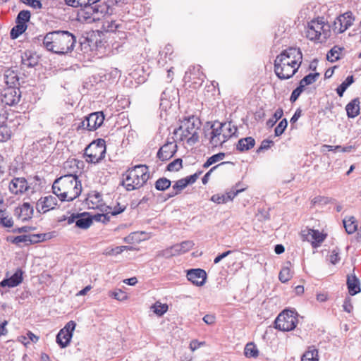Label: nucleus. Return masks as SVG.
Here are the masks:
<instances>
[{"instance_id": "f257e3e1", "label": "nucleus", "mask_w": 361, "mask_h": 361, "mask_svg": "<svg viewBox=\"0 0 361 361\" xmlns=\"http://www.w3.org/2000/svg\"><path fill=\"white\" fill-rule=\"evenodd\" d=\"M44 47L49 51L57 54L71 52L76 43V37L66 30H55L43 37Z\"/></svg>"}, {"instance_id": "f03ea898", "label": "nucleus", "mask_w": 361, "mask_h": 361, "mask_svg": "<svg viewBox=\"0 0 361 361\" xmlns=\"http://www.w3.org/2000/svg\"><path fill=\"white\" fill-rule=\"evenodd\" d=\"M52 190L61 202H71L80 196L82 185L77 175L68 173L54 180Z\"/></svg>"}, {"instance_id": "7ed1b4c3", "label": "nucleus", "mask_w": 361, "mask_h": 361, "mask_svg": "<svg viewBox=\"0 0 361 361\" xmlns=\"http://www.w3.org/2000/svg\"><path fill=\"white\" fill-rule=\"evenodd\" d=\"M149 178V168L146 165H136L123 174L122 185L128 191L142 187Z\"/></svg>"}, {"instance_id": "20e7f679", "label": "nucleus", "mask_w": 361, "mask_h": 361, "mask_svg": "<svg viewBox=\"0 0 361 361\" xmlns=\"http://www.w3.org/2000/svg\"><path fill=\"white\" fill-rule=\"evenodd\" d=\"M200 120L194 116H190L183 121L182 125L175 130L174 134L180 135L181 141L186 140L189 145H193L199 140L198 131L200 130Z\"/></svg>"}, {"instance_id": "39448f33", "label": "nucleus", "mask_w": 361, "mask_h": 361, "mask_svg": "<svg viewBox=\"0 0 361 361\" xmlns=\"http://www.w3.org/2000/svg\"><path fill=\"white\" fill-rule=\"evenodd\" d=\"M11 73L12 72L10 71L6 72L4 74L6 87L0 90V99L1 102L8 106L18 104L21 97L20 89L14 87L18 82L17 75L12 76L11 80H8V77Z\"/></svg>"}, {"instance_id": "423d86ee", "label": "nucleus", "mask_w": 361, "mask_h": 361, "mask_svg": "<svg viewBox=\"0 0 361 361\" xmlns=\"http://www.w3.org/2000/svg\"><path fill=\"white\" fill-rule=\"evenodd\" d=\"M106 144L104 139L99 138L92 142L85 149L84 155L87 163L98 164L105 157Z\"/></svg>"}, {"instance_id": "0eeeda50", "label": "nucleus", "mask_w": 361, "mask_h": 361, "mask_svg": "<svg viewBox=\"0 0 361 361\" xmlns=\"http://www.w3.org/2000/svg\"><path fill=\"white\" fill-rule=\"evenodd\" d=\"M297 317L293 311L285 310L275 320V328L283 331H289L296 327Z\"/></svg>"}, {"instance_id": "6e6552de", "label": "nucleus", "mask_w": 361, "mask_h": 361, "mask_svg": "<svg viewBox=\"0 0 361 361\" xmlns=\"http://www.w3.org/2000/svg\"><path fill=\"white\" fill-rule=\"evenodd\" d=\"M82 8L79 13L80 17H82L85 21L90 23L95 21L108 13L109 6L106 5H92L81 6Z\"/></svg>"}, {"instance_id": "1a4fd4ad", "label": "nucleus", "mask_w": 361, "mask_h": 361, "mask_svg": "<svg viewBox=\"0 0 361 361\" xmlns=\"http://www.w3.org/2000/svg\"><path fill=\"white\" fill-rule=\"evenodd\" d=\"M278 62H284L288 64L300 66L302 61V54L300 48L289 47L283 51L276 58Z\"/></svg>"}, {"instance_id": "9d476101", "label": "nucleus", "mask_w": 361, "mask_h": 361, "mask_svg": "<svg viewBox=\"0 0 361 361\" xmlns=\"http://www.w3.org/2000/svg\"><path fill=\"white\" fill-rule=\"evenodd\" d=\"M75 326L76 323L71 320L56 335V341L61 348H64L70 344Z\"/></svg>"}, {"instance_id": "9b49d317", "label": "nucleus", "mask_w": 361, "mask_h": 361, "mask_svg": "<svg viewBox=\"0 0 361 361\" xmlns=\"http://www.w3.org/2000/svg\"><path fill=\"white\" fill-rule=\"evenodd\" d=\"M299 65L297 66L288 64L284 62L274 61V72L281 80H287L292 78L298 71Z\"/></svg>"}, {"instance_id": "f8f14e48", "label": "nucleus", "mask_w": 361, "mask_h": 361, "mask_svg": "<svg viewBox=\"0 0 361 361\" xmlns=\"http://www.w3.org/2000/svg\"><path fill=\"white\" fill-rule=\"evenodd\" d=\"M354 20L353 13L351 11L345 12L336 18L332 29L336 33H342L353 25Z\"/></svg>"}, {"instance_id": "ddd939ff", "label": "nucleus", "mask_w": 361, "mask_h": 361, "mask_svg": "<svg viewBox=\"0 0 361 361\" xmlns=\"http://www.w3.org/2000/svg\"><path fill=\"white\" fill-rule=\"evenodd\" d=\"M30 188L27 180L23 177H14L9 183L8 190L11 194L21 195Z\"/></svg>"}, {"instance_id": "4468645a", "label": "nucleus", "mask_w": 361, "mask_h": 361, "mask_svg": "<svg viewBox=\"0 0 361 361\" xmlns=\"http://www.w3.org/2000/svg\"><path fill=\"white\" fill-rule=\"evenodd\" d=\"M323 28L324 21L322 19L312 20L307 25L306 37L312 41L319 40Z\"/></svg>"}, {"instance_id": "2eb2a0df", "label": "nucleus", "mask_w": 361, "mask_h": 361, "mask_svg": "<svg viewBox=\"0 0 361 361\" xmlns=\"http://www.w3.org/2000/svg\"><path fill=\"white\" fill-rule=\"evenodd\" d=\"M301 235L303 240L311 242L313 247L317 246V244L322 243L325 239V235L318 230L305 228L301 231Z\"/></svg>"}, {"instance_id": "dca6fc26", "label": "nucleus", "mask_w": 361, "mask_h": 361, "mask_svg": "<svg viewBox=\"0 0 361 361\" xmlns=\"http://www.w3.org/2000/svg\"><path fill=\"white\" fill-rule=\"evenodd\" d=\"M58 200L56 197L48 195L41 197L36 204V209L39 213H45L54 209L57 205Z\"/></svg>"}, {"instance_id": "f3484780", "label": "nucleus", "mask_w": 361, "mask_h": 361, "mask_svg": "<svg viewBox=\"0 0 361 361\" xmlns=\"http://www.w3.org/2000/svg\"><path fill=\"white\" fill-rule=\"evenodd\" d=\"M178 147L173 142H167L164 144L157 152V158L162 161H166L174 156Z\"/></svg>"}, {"instance_id": "a211bd4d", "label": "nucleus", "mask_w": 361, "mask_h": 361, "mask_svg": "<svg viewBox=\"0 0 361 361\" xmlns=\"http://www.w3.org/2000/svg\"><path fill=\"white\" fill-rule=\"evenodd\" d=\"M33 213V207L28 202H24L22 205L16 207L14 211L15 216L23 222L32 219Z\"/></svg>"}, {"instance_id": "6ab92c4d", "label": "nucleus", "mask_w": 361, "mask_h": 361, "mask_svg": "<svg viewBox=\"0 0 361 361\" xmlns=\"http://www.w3.org/2000/svg\"><path fill=\"white\" fill-rule=\"evenodd\" d=\"M187 278L193 284L201 286L205 283L207 274L202 269H190L188 271Z\"/></svg>"}, {"instance_id": "aec40b11", "label": "nucleus", "mask_w": 361, "mask_h": 361, "mask_svg": "<svg viewBox=\"0 0 361 361\" xmlns=\"http://www.w3.org/2000/svg\"><path fill=\"white\" fill-rule=\"evenodd\" d=\"M104 120V115L102 111L94 112L87 116V126L88 130L92 131L100 127Z\"/></svg>"}, {"instance_id": "412c9836", "label": "nucleus", "mask_w": 361, "mask_h": 361, "mask_svg": "<svg viewBox=\"0 0 361 361\" xmlns=\"http://www.w3.org/2000/svg\"><path fill=\"white\" fill-rule=\"evenodd\" d=\"M347 286L350 295H355L361 291L360 281L355 275L348 276Z\"/></svg>"}, {"instance_id": "4be33fe9", "label": "nucleus", "mask_w": 361, "mask_h": 361, "mask_svg": "<svg viewBox=\"0 0 361 361\" xmlns=\"http://www.w3.org/2000/svg\"><path fill=\"white\" fill-rule=\"evenodd\" d=\"M92 224V216L88 213H78L77 220H75V226L82 229L88 228Z\"/></svg>"}, {"instance_id": "5701e85b", "label": "nucleus", "mask_w": 361, "mask_h": 361, "mask_svg": "<svg viewBox=\"0 0 361 361\" xmlns=\"http://www.w3.org/2000/svg\"><path fill=\"white\" fill-rule=\"evenodd\" d=\"M255 145V140L252 137L241 138L238 141L236 149L239 152L248 151Z\"/></svg>"}, {"instance_id": "b1692460", "label": "nucleus", "mask_w": 361, "mask_h": 361, "mask_svg": "<svg viewBox=\"0 0 361 361\" xmlns=\"http://www.w3.org/2000/svg\"><path fill=\"white\" fill-rule=\"evenodd\" d=\"M360 99L357 97L346 105L345 110L349 118H355L360 114Z\"/></svg>"}, {"instance_id": "393cba45", "label": "nucleus", "mask_w": 361, "mask_h": 361, "mask_svg": "<svg viewBox=\"0 0 361 361\" xmlns=\"http://www.w3.org/2000/svg\"><path fill=\"white\" fill-rule=\"evenodd\" d=\"M300 361H319L318 350L314 345L309 346L303 353Z\"/></svg>"}, {"instance_id": "a878e982", "label": "nucleus", "mask_w": 361, "mask_h": 361, "mask_svg": "<svg viewBox=\"0 0 361 361\" xmlns=\"http://www.w3.org/2000/svg\"><path fill=\"white\" fill-rule=\"evenodd\" d=\"M221 128L223 130V134L224 139H229L233 135H235L238 131L237 128L232 125L231 122L221 123Z\"/></svg>"}, {"instance_id": "bb28decb", "label": "nucleus", "mask_w": 361, "mask_h": 361, "mask_svg": "<svg viewBox=\"0 0 361 361\" xmlns=\"http://www.w3.org/2000/svg\"><path fill=\"white\" fill-rule=\"evenodd\" d=\"M343 225L348 234L353 233L357 229V224L354 216H350L348 219H344Z\"/></svg>"}, {"instance_id": "cd10ccee", "label": "nucleus", "mask_w": 361, "mask_h": 361, "mask_svg": "<svg viewBox=\"0 0 361 361\" xmlns=\"http://www.w3.org/2000/svg\"><path fill=\"white\" fill-rule=\"evenodd\" d=\"M244 354L246 357L256 358L259 355V350L254 343H248L245 347Z\"/></svg>"}, {"instance_id": "c85d7f7f", "label": "nucleus", "mask_w": 361, "mask_h": 361, "mask_svg": "<svg viewBox=\"0 0 361 361\" xmlns=\"http://www.w3.org/2000/svg\"><path fill=\"white\" fill-rule=\"evenodd\" d=\"M354 82L353 75H349L346 79L336 88V93L339 97H343L348 87Z\"/></svg>"}, {"instance_id": "c756f323", "label": "nucleus", "mask_w": 361, "mask_h": 361, "mask_svg": "<svg viewBox=\"0 0 361 361\" xmlns=\"http://www.w3.org/2000/svg\"><path fill=\"white\" fill-rule=\"evenodd\" d=\"M222 133L223 130L221 128V123H220L219 126L216 128H214V126H212V131L210 133V144L212 145V147H216L220 145V141L216 140V137H218V135H221Z\"/></svg>"}, {"instance_id": "7c9ffc66", "label": "nucleus", "mask_w": 361, "mask_h": 361, "mask_svg": "<svg viewBox=\"0 0 361 361\" xmlns=\"http://www.w3.org/2000/svg\"><path fill=\"white\" fill-rule=\"evenodd\" d=\"M194 243L192 240L183 241L180 244L174 245L175 250L178 254L185 253L191 250L194 246Z\"/></svg>"}, {"instance_id": "2f4dec72", "label": "nucleus", "mask_w": 361, "mask_h": 361, "mask_svg": "<svg viewBox=\"0 0 361 361\" xmlns=\"http://www.w3.org/2000/svg\"><path fill=\"white\" fill-rule=\"evenodd\" d=\"M27 25H21L16 23V25L11 30L10 37L12 39H17L20 35H22L27 30Z\"/></svg>"}, {"instance_id": "473e14b6", "label": "nucleus", "mask_w": 361, "mask_h": 361, "mask_svg": "<svg viewBox=\"0 0 361 361\" xmlns=\"http://www.w3.org/2000/svg\"><path fill=\"white\" fill-rule=\"evenodd\" d=\"M0 224L7 228H11L13 225L12 218L8 216L6 210L0 209Z\"/></svg>"}, {"instance_id": "72a5a7b5", "label": "nucleus", "mask_w": 361, "mask_h": 361, "mask_svg": "<svg viewBox=\"0 0 361 361\" xmlns=\"http://www.w3.org/2000/svg\"><path fill=\"white\" fill-rule=\"evenodd\" d=\"M171 182L169 179L162 177L159 178L154 183L155 188L159 191H164L169 188Z\"/></svg>"}, {"instance_id": "f704fd0d", "label": "nucleus", "mask_w": 361, "mask_h": 361, "mask_svg": "<svg viewBox=\"0 0 361 361\" xmlns=\"http://www.w3.org/2000/svg\"><path fill=\"white\" fill-rule=\"evenodd\" d=\"M319 76V73H309L305 76L299 82L300 85H302L305 88V86L313 84Z\"/></svg>"}, {"instance_id": "c9c22d12", "label": "nucleus", "mask_w": 361, "mask_h": 361, "mask_svg": "<svg viewBox=\"0 0 361 361\" xmlns=\"http://www.w3.org/2000/svg\"><path fill=\"white\" fill-rule=\"evenodd\" d=\"M30 12L28 10H23L20 11L16 19V23H20L21 25H26V23L30 21Z\"/></svg>"}, {"instance_id": "e433bc0d", "label": "nucleus", "mask_w": 361, "mask_h": 361, "mask_svg": "<svg viewBox=\"0 0 361 361\" xmlns=\"http://www.w3.org/2000/svg\"><path fill=\"white\" fill-rule=\"evenodd\" d=\"M11 130L7 125L3 124L0 126V142L9 140L11 137Z\"/></svg>"}, {"instance_id": "4c0bfd02", "label": "nucleus", "mask_w": 361, "mask_h": 361, "mask_svg": "<svg viewBox=\"0 0 361 361\" xmlns=\"http://www.w3.org/2000/svg\"><path fill=\"white\" fill-rule=\"evenodd\" d=\"M21 61L22 64L27 68H32L37 64V62L31 54H28L27 52H25L23 56H22Z\"/></svg>"}, {"instance_id": "58836bf2", "label": "nucleus", "mask_w": 361, "mask_h": 361, "mask_svg": "<svg viewBox=\"0 0 361 361\" xmlns=\"http://www.w3.org/2000/svg\"><path fill=\"white\" fill-rule=\"evenodd\" d=\"M132 249H133V247H130V246H126V245L117 246L116 247L111 248L109 250H106L105 254L107 255H117L123 252L124 250H132Z\"/></svg>"}, {"instance_id": "ea45409f", "label": "nucleus", "mask_w": 361, "mask_h": 361, "mask_svg": "<svg viewBox=\"0 0 361 361\" xmlns=\"http://www.w3.org/2000/svg\"><path fill=\"white\" fill-rule=\"evenodd\" d=\"M291 277L292 276L290 274V269L287 267H283L279 274V279L282 283L288 282L291 279Z\"/></svg>"}, {"instance_id": "a19ab883", "label": "nucleus", "mask_w": 361, "mask_h": 361, "mask_svg": "<svg viewBox=\"0 0 361 361\" xmlns=\"http://www.w3.org/2000/svg\"><path fill=\"white\" fill-rule=\"evenodd\" d=\"M182 163L183 161L180 158L176 159L168 164L166 170L169 171H178L183 167Z\"/></svg>"}, {"instance_id": "79ce46f5", "label": "nucleus", "mask_w": 361, "mask_h": 361, "mask_svg": "<svg viewBox=\"0 0 361 361\" xmlns=\"http://www.w3.org/2000/svg\"><path fill=\"white\" fill-rule=\"evenodd\" d=\"M154 312L158 316H162L168 310V305L157 302L152 307Z\"/></svg>"}, {"instance_id": "37998d69", "label": "nucleus", "mask_w": 361, "mask_h": 361, "mask_svg": "<svg viewBox=\"0 0 361 361\" xmlns=\"http://www.w3.org/2000/svg\"><path fill=\"white\" fill-rule=\"evenodd\" d=\"M176 255H178V254L177 251L175 250L174 245H173L169 248H166L165 250L159 251L157 253V256L165 257V258H169V257Z\"/></svg>"}, {"instance_id": "c03bdc74", "label": "nucleus", "mask_w": 361, "mask_h": 361, "mask_svg": "<svg viewBox=\"0 0 361 361\" xmlns=\"http://www.w3.org/2000/svg\"><path fill=\"white\" fill-rule=\"evenodd\" d=\"M288 126V121L286 118L282 119L277 126L275 128L274 134L276 136L281 135Z\"/></svg>"}, {"instance_id": "a18cd8bd", "label": "nucleus", "mask_w": 361, "mask_h": 361, "mask_svg": "<svg viewBox=\"0 0 361 361\" xmlns=\"http://www.w3.org/2000/svg\"><path fill=\"white\" fill-rule=\"evenodd\" d=\"M341 49L337 47H333L327 54L326 58L327 60L331 62H334L339 59L338 51H341Z\"/></svg>"}, {"instance_id": "49530a36", "label": "nucleus", "mask_w": 361, "mask_h": 361, "mask_svg": "<svg viewBox=\"0 0 361 361\" xmlns=\"http://www.w3.org/2000/svg\"><path fill=\"white\" fill-rule=\"evenodd\" d=\"M8 240H10L12 243L20 245V243H23L25 245H29L28 243V236L27 235H18L16 237H12L11 238H8Z\"/></svg>"}, {"instance_id": "de8ad7c7", "label": "nucleus", "mask_w": 361, "mask_h": 361, "mask_svg": "<svg viewBox=\"0 0 361 361\" xmlns=\"http://www.w3.org/2000/svg\"><path fill=\"white\" fill-rule=\"evenodd\" d=\"M240 185V183H237L235 186V188L231 190V191L226 192L225 194L226 197V200L228 201H232L233 198L239 193L245 190V188H238V185Z\"/></svg>"}, {"instance_id": "09e8293b", "label": "nucleus", "mask_w": 361, "mask_h": 361, "mask_svg": "<svg viewBox=\"0 0 361 361\" xmlns=\"http://www.w3.org/2000/svg\"><path fill=\"white\" fill-rule=\"evenodd\" d=\"M187 186L188 185L185 183V179L181 178L175 182V183L172 186V189L180 194L181 191Z\"/></svg>"}, {"instance_id": "8fccbe9b", "label": "nucleus", "mask_w": 361, "mask_h": 361, "mask_svg": "<svg viewBox=\"0 0 361 361\" xmlns=\"http://www.w3.org/2000/svg\"><path fill=\"white\" fill-rule=\"evenodd\" d=\"M304 90V87L302 85H300L299 84V86L297 87L291 93V95H290V101L291 102H295L298 99V97H300V95L301 94V93L303 92Z\"/></svg>"}, {"instance_id": "3c124183", "label": "nucleus", "mask_w": 361, "mask_h": 361, "mask_svg": "<svg viewBox=\"0 0 361 361\" xmlns=\"http://www.w3.org/2000/svg\"><path fill=\"white\" fill-rule=\"evenodd\" d=\"M108 209L109 210V212L111 213V216H116L117 214H119L122 213L126 209V206L123 205L121 206L119 203L117 204L116 206H115L114 208L111 207H107Z\"/></svg>"}, {"instance_id": "603ef678", "label": "nucleus", "mask_w": 361, "mask_h": 361, "mask_svg": "<svg viewBox=\"0 0 361 361\" xmlns=\"http://www.w3.org/2000/svg\"><path fill=\"white\" fill-rule=\"evenodd\" d=\"M20 1L35 9H40L42 7V4L39 0H20Z\"/></svg>"}, {"instance_id": "864d4df0", "label": "nucleus", "mask_w": 361, "mask_h": 361, "mask_svg": "<svg viewBox=\"0 0 361 361\" xmlns=\"http://www.w3.org/2000/svg\"><path fill=\"white\" fill-rule=\"evenodd\" d=\"M226 197L224 195H219L216 194L212 196L211 201L216 203V204H224L228 202V200H226Z\"/></svg>"}, {"instance_id": "5fc2aeb1", "label": "nucleus", "mask_w": 361, "mask_h": 361, "mask_svg": "<svg viewBox=\"0 0 361 361\" xmlns=\"http://www.w3.org/2000/svg\"><path fill=\"white\" fill-rule=\"evenodd\" d=\"M202 171H200L195 173L192 175H190L189 176L184 178V179L185 180V183L188 185L194 183L197 180V179L199 178L200 175L202 174Z\"/></svg>"}, {"instance_id": "6e6d98bb", "label": "nucleus", "mask_w": 361, "mask_h": 361, "mask_svg": "<svg viewBox=\"0 0 361 361\" xmlns=\"http://www.w3.org/2000/svg\"><path fill=\"white\" fill-rule=\"evenodd\" d=\"M104 27L107 32H115L120 27V25L116 24L115 21H107L104 25Z\"/></svg>"}, {"instance_id": "4d7b16f0", "label": "nucleus", "mask_w": 361, "mask_h": 361, "mask_svg": "<svg viewBox=\"0 0 361 361\" xmlns=\"http://www.w3.org/2000/svg\"><path fill=\"white\" fill-rule=\"evenodd\" d=\"M228 162H226V161H224V162H221V164L212 167V169H210V170L207 172L205 173V175L203 176L202 179V183L204 185L207 184L208 180H209V176L211 175V173L217 168L219 167V166L221 165H224V164H228Z\"/></svg>"}, {"instance_id": "13d9d810", "label": "nucleus", "mask_w": 361, "mask_h": 361, "mask_svg": "<svg viewBox=\"0 0 361 361\" xmlns=\"http://www.w3.org/2000/svg\"><path fill=\"white\" fill-rule=\"evenodd\" d=\"M271 144H273V141L269 140H264L261 142L259 147L257 149V153H260L264 150L269 149Z\"/></svg>"}, {"instance_id": "bf43d9fd", "label": "nucleus", "mask_w": 361, "mask_h": 361, "mask_svg": "<svg viewBox=\"0 0 361 361\" xmlns=\"http://www.w3.org/2000/svg\"><path fill=\"white\" fill-rule=\"evenodd\" d=\"M340 260L339 251L338 249L333 250L330 255V262L333 264H336Z\"/></svg>"}, {"instance_id": "052dcab7", "label": "nucleus", "mask_w": 361, "mask_h": 361, "mask_svg": "<svg viewBox=\"0 0 361 361\" xmlns=\"http://www.w3.org/2000/svg\"><path fill=\"white\" fill-rule=\"evenodd\" d=\"M114 298L118 300H123L126 299L127 296L126 295V293L123 292L121 290H118V291L112 292L111 295Z\"/></svg>"}, {"instance_id": "680f3d73", "label": "nucleus", "mask_w": 361, "mask_h": 361, "mask_svg": "<svg viewBox=\"0 0 361 361\" xmlns=\"http://www.w3.org/2000/svg\"><path fill=\"white\" fill-rule=\"evenodd\" d=\"M225 157V153L224 152H219L218 154H214L212 155V157H210L209 158H208V159L213 164L220 161V160H222Z\"/></svg>"}, {"instance_id": "e2e57ef3", "label": "nucleus", "mask_w": 361, "mask_h": 361, "mask_svg": "<svg viewBox=\"0 0 361 361\" xmlns=\"http://www.w3.org/2000/svg\"><path fill=\"white\" fill-rule=\"evenodd\" d=\"M343 307V310L348 313H350L353 310V307L351 304L350 298H347L345 299Z\"/></svg>"}, {"instance_id": "0e129e2a", "label": "nucleus", "mask_w": 361, "mask_h": 361, "mask_svg": "<svg viewBox=\"0 0 361 361\" xmlns=\"http://www.w3.org/2000/svg\"><path fill=\"white\" fill-rule=\"evenodd\" d=\"M27 236L29 240L27 243H29V245L40 242V235H39V234H31L27 235Z\"/></svg>"}, {"instance_id": "69168bd1", "label": "nucleus", "mask_w": 361, "mask_h": 361, "mask_svg": "<svg viewBox=\"0 0 361 361\" xmlns=\"http://www.w3.org/2000/svg\"><path fill=\"white\" fill-rule=\"evenodd\" d=\"M202 319L207 324L209 325L214 324L216 322V317L213 314H206Z\"/></svg>"}, {"instance_id": "338daca9", "label": "nucleus", "mask_w": 361, "mask_h": 361, "mask_svg": "<svg viewBox=\"0 0 361 361\" xmlns=\"http://www.w3.org/2000/svg\"><path fill=\"white\" fill-rule=\"evenodd\" d=\"M34 229H35V228H33V227L25 226H22L20 228H17L13 229V232L18 233H27Z\"/></svg>"}, {"instance_id": "774afa93", "label": "nucleus", "mask_w": 361, "mask_h": 361, "mask_svg": "<svg viewBox=\"0 0 361 361\" xmlns=\"http://www.w3.org/2000/svg\"><path fill=\"white\" fill-rule=\"evenodd\" d=\"M90 198L92 199V202L93 203H99L102 199V195L98 192H94V193L91 195H90Z\"/></svg>"}]
</instances>
